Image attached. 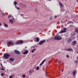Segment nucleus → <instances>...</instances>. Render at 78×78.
<instances>
[{"label": "nucleus", "mask_w": 78, "mask_h": 78, "mask_svg": "<svg viewBox=\"0 0 78 78\" xmlns=\"http://www.w3.org/2000/svg\"><path fill=\"white\" fill-rule=\"evenodd\" d=\"M62 39V37H61L60 36H56L55 37H54L53 38V39L54 40H61Z\"/></svg>", "instance_id": "obj_1"}, {"label": "nucleus", "mask_w": 78, "mask_h": 78, "mask_svg": "<svg viewBox=\"0 0 78 78\" xmlns=\"http://www.w3.org/2000/svg\"><path fill=\"white\" fill-rule=\"evenodd\" d=\"M4 58H5L6 59H8L10 56V55L5 53L4 54L3 56Z\"/></svg>", "instance_id": "obj_2"}, {"label": "nucleus", "mask_w": 78, "mask_h": 78, "mask_svg": "<svg viewBox=\"0 0 78 78\" xmlns=\"http://www.w3.org/2000/svg\"><path fill=\"white\" fill-rule=\"evenodd\" d=\"M23 43V41L22 40H19L16 42V44L18 45L19 44H22Z\"/></svg>", "instance_id": "obj_3"}, {"label": "nucleus", "mask_w": 78, "mask_h": 78, "mask_svg": "<svg viewBox=\"0 0 78 78\" xmlns=\"http://www.w3.org/2000/svg\"><path fill=\"white\" fill-rule=\"evenodd\" d=\"M34 41L35 42H39V38L37 37H35L34 39Z\"/></svg>", "instance_id": "obj_4"}, {"label": "nucleus", "mask_w": 78, "mask_h": 78, "mask_svg": "<svg viewBox=\"0 0 78 78\" xmlns=\"http://www.w3.org/2000/svg\"><path fill=\"white\" fill-rule=\"evenodd\" d=\"M7 43L8 44H9V45H12V46H13V42L12 41H8L7 42Z\"/></svg>", "instance_id": "obj_5"}, {"label": "nucleus", "mask_w": 78, "mask_h": 78, "mask_svg": "<svg viewBox=\"0 0 78 78\" xmlns=\"http://www.w3.org/2000/svg\"><path fill=\"white\" fill-rule=\"evenodd\" d=\"M46 41V40H44L41 41L40 42L39 44L40 45H42V44H44V43H45Z\"/></svg>", "instance_id": "obj_6"}, {"label": "nucleus", "mask_w": 78, "mask_h": 78, "mask_svg": "<svg viewBox=\"0 0 78 78\" xmlns=\"http://www.w3.org/2000/svg\"><path fill=\"white\" fill-rule=\"evenodd\" d=\"M66 28H64V30H62L59 32V33H66Z\"/></svg>", "instance_id": "obj_7"}, {"label": "nucleus", "mask_w": 78, "mask_h": 78, "mask_svg": "<svg viewBox=\"0 0 78 78\" xmlns=\"http://www.w3.org/2000/svg\"><path fill=\"white\" fill-rule=\"evenodd\" d=\"M76 43V41H74L71 44V45H75Z\"/></svg>", "instance_id": "obj_8"}, {"label": "nucleus", "mask_w": 78, "mask_h": 78, "mask_svg": "<svg viewBox=\"0 0 78 78\" xmlns=\"http://www.w3.org/2000/svg\"><path fill=\"white\" fill-rule=\"evenodd\" d=\"M14 53L17 55H19V54H20V52L17 50H14Z\"/></svg>", "instance_id": "obj_9"}, {"label": "nucleus", "mask_w": 78, "mask_h": 78, "mask_svg": "<svg viewBox=\"0 0 78 78\" xmlns=\"http://www.w3.org/2000/svg\"><path fill=\"white\" fill-rule=\"evenodd\" d=\"M46 61V59H44V60L40 64V66H41Z\"/></svg>", "instance_id": "obj_10"}, {"label": "nucleus", "mask_w": 78, "mask_h": 78, "mask_svg": "<svg viewBox=\"0 0 78 78\" xmlns=\"http://www.w3.org/2000/svg\"><path fill=\"white\" fill-rule=\"evenodd\" d=\"M29 51L27 50V51H25L24 52H23V55H27V54H28V52Z\"/></svg>", "instance_id": "obj_11"}, {"label": "nucleus", "mask_w": 78, "mask_h": 78, "mask_svg": "<svg viewBox=\"0 0 78 78\" xmlns=\"http://www.w3.org/2000/svg\"><path fill=\"white\" fill-rule=\"evenodd\" d=\"M14 19V18H12L11 19H10L9 20V22H11V23H13V21H12V20Z\"/></svg>", "instance_id": "obj_12"}, {"label": "nucleus", "mask_w": 78, "mask_h": 78, "mask_svg": "<svg viewBox=\"0 0 78 78\" xmlns=\"http://www.w3.org/2000/svg\"><path fill=\"white\" fill-rule=\"evenodd\" d=\"M59 4L60 7H63L64 6V5H63L61 2H59Z\"/></svg>", "instance_id": "obj_13"}, {"label": "nucleus", "mask_w": 78, "mask_h": 78, "mask_svg": "<svg viewBox=\"0 0 78 78\" xmlns=\"http://www.w3.org/2000/svg\"><path fill=\"white\" fill-rule=\"evenodd\" d=\"M66 50H67V51H72V50H73V49H72V48H70L66 49Z\"/></svg>", "instance_id": "obj_14"}, {"label": "nucleus", "mask_w": 78, "mask_h": 78, "mask_svg": "<svg viewBox=\"0 0 78 78\" xmlns=\"http://www.w3.org/2000/svg\"><path fill=\"white\" fill-rule=\"evenodd\" d=\"M14 60H15V59L14 58H11L10 59V61H14Z\"/></svg>", "instance_id": "obj_15"}, {"label": "nucleus", "mask_w": 78, "mask_h": 78, "mask_svg": "<svg viewBox=\"0 0 78 78\" xmlns=\"http://www.w3.org/2000/svg\"><path fill=\"white\" fill-rule=\"evenodd\" d=\"M4 27H8V25L6 24L5 23H4Z\"/></svg>", "instance_id": "obj_16"}, {"label": "nucleus", "mask_w": 78, "mask_h": 78, "mask_svg": "<svg viewBox=\"0 0 78 78\" xmlns=\"http://www.w3.org/2000/svg\"><path fill=\"white\" fill-rule=\"evenodd\" d=\"M13 17L11 15H9L8 16V17H9V18H10V17Z\"/></svg>", "instance_id": "obj_17"}, {"label": "nucleus", "mask_w": 78, "mask_h": 78, "mask_svg": "<svg viewBox=\"0 0 78 78\" xmlns=\"http://www.w3.org/2000/svg\"><path fill=\"white\" fill-rule=\"evenodd\" d=\"M17 2H16V1H14V5H17Z\"/></svg>", "instance_id": "obj_18"}, {"label": "nucleus", "mask_w": 78, "mask_h": 78, "mask_svg": "<svg viewBox=\"0 0 78 78\" xmlns=\"http://www.w3.org/2000/svg\"><path fill=\"white\" fill-rule=\"evenodd\" d=\"M15 7L16 9H19V8L17 6L15 5Z\"/></svg>", "instance_id": "obj_19"}, {"label": "nucleus", "mask_w": 78, "mask_h": 78, "mask_svg": "<svg viewBox=\"0 0 78 78\" xmlns=\"http://www.w3.org/2000/svg\"><path fill=\"white\" fill-rule=\"evenodd\" d=\"M76 72V71H74L73 73V74L74 75H75V73Z\"/></svg>", "instance_id": "obj_20"}, {"label": "nucleus", "mask_w": 78, "mask_h": 78, "mask_svg": "<svg viewBox=\"0 0 78 78\" xmlns=\"http://www.w3.org/2000/svg\"><path fill=\"white\" fill-rule=\"evenodd\" d=\"M39 69V66H37V69H36V70H38Z\"/></svg>", "instance_id": "obj_21"}, {"label": "nucleus", "mask_w": 78, "mask_h": 78, "mask_svg": "<svg viewBox=\"0 0 78 78\" xmlns=\"http://www.w3.org/2000/svg\"><path fill=\"white\" fill-rule=\"evenodd\" d=\"M35 50H36V49H34L31 52L32 53H33V52H34V51H35Z\"/></svg>", "instance_id": "obj_22"}, {"label": "nucleus", "mask_w": 78, "mask_h": 78, "mask_svg": "<svg viewBox=\"0 0 78 78\" xmlns=\"http://www.w3.org/2000/svg\"><path fill=\"white\" fill-rule=\"evenodd\" d=\"M76 32L78 33V30L77 28L76 29Z\"/></svg>", "instance_id": "obj_23"}, {"label": "nucleus", "mask_w": 78, "mask_h": 78, "mask_svg": "<svg viewBox=\"0 0 78 78\" xmlns=\"http://www.w3.org/2000/svg\"><path fill=\"white\" fill-rule=\"evenodd\" d=\"M29 73H33V72H32V71H31V70H30L29 71Z\"/></svg>", "instance_id": "obj_24"}, {"label": "nucleus", "mask_w": 78, "mask_h": 78, "mask_svg": "<svg viewBox=\"0 0 78 78\" xmlns=\"http://www.w3.org/2000/svg\"><path fill=\"white\" fill-rule=\"evenodd\" d=\"M1 75L2 76H4V74L2 73L1 74Z\"/></svg>", "instance_id": "obj_25"}, {"label": "nucleus", "mask_w": 78, "mask_h": 78, "mask_svg": "<svg viewBox=\"0 0 78 78\" xmlns=\"http://www.w3.org/2000/svg\"><path fill=\"white\" fill-rule=\"evenodd\" d=\"M20 5H23V3H22L20 2Z\"/></svg>", "instance_id": "obj_26"}, {"label": "nucleus", "mask_w": 78, "mask_h": 78, "mask_svg": "<svg viewBox=\"0 0 78 78\" xmlns=\"http://www.w3.org/2000/svg\"><path fill=\"white\" fill-rule=\"evenodd\" d=\"M23 78H25V75H23Z\"/></svg>", "instance_id": "obj_27"}, {"label": "nucleus", "mask_w": 78, "mask_h": 78, "mask_svg": "<svg viewBox=\"0 0 78 78\" xmlns=\"http://www.w3.org/2000/svg\"><path fill=\"white\" fill-rule=\"evenodd\" d=\"M1 70H5V69H4L3 68H2L1 69Z\"/></svg>", "instance_id": "obj_28"}, {"label": "nucleus", "mask_w": 78, "mask_h": 78, "mask_svg": "<svg viewBox=\"0 0 78 78\" xmlns=\"http://www.w3.org/2000/svg\"><path fill=\"white\" fill-rule=\"evenodd\" d=\"M9 78H12V76H10Z\"/></svg>", "instance_id": "obj_29"}, {"label": "nucleus", "mask_w": 78, "mask_h": 78, "mask_svg": "<svg viewBox=\"0 0 78 78\" xmlns=\"http://www.w3.org/2000/svg\"><path fill=\"white\" fill-rule=\"evenodd\" d=\"M76 63H78V61L77 60H76L75 61Z\"/></svg>", "instance_id": "obj_30"}, {"label": "nucleus", "mask_w": 78, "mask_h": 78, "mask_svg": "<svg viewBox=\"0 0 78 78\" xmlns=\"http://www.w3.org/2000/svg\"><path fill=\"white\" fill-rule=\"evenodd\" d=\"M53 19V17H50V19Z\"/></svg>", "instance_id": "obj_31"}, {"label": "nucleus", "mask_w": 78, "mask_h": 78, "mask_svg": "<svg viewBox=\"0 0 78 78\" xmlns=\"http://www.w3.org/2000/svg\"><path fill=\"white\" fill-rule=\"evenodd\" d=\"M66 57L67 58H69V55H66Z\"/></svg>", "instance_id": "obj_32"}, {"label": "nucleus", "mask_w": 78, "mask_h": 78, "mask_svg": "<svg viewBox=\"0 0 78 78\" xmlns=\"http://www.w3.org/2000/svg\"><path fill=\"white\" fill-rule=\"evenodd\" d=\"M2 16H5V14L4 13H2Z\"/></svg>", "instance_id": "obj_33"}, {"label": "nucleus", "mask_w": 78, "mask_h": 78, "mask_svg": "<svg viewBox=\"0 0 78 78\" xmlns=\"http://www.w3.org/2000/svg\"><path fill=\"white\" fill-rule=\"evenodd\" d=\"M1 66H2V67H3V65H2V64H1Z\"/></svg>", "instance_id": "obj_34"}, {"label": "nucleus", "mask_w": 78, "mask_h": 78, "mask_svg": "<svg viewBox=\"0 0 78 78\" xmlns=\"http://www.w3.org/2000/svg\"><path fill=\"white\" fill-rule=\"evenodd\" d=\"M35 11H37V9H36Z\"/></svg>", "instance_id": "obj_35"}, {"label": "nucleus", "mask_w": 78, "mask_h": 78, "mask_svg": "<svg viewBox=\"0 0 78 78\" xmlns=\"http://www.w3.org/2000/svg\"><path fill=\"white\" fill-rule=\"evenodd\" d=\"M57 17V16H55V18H56Z\"/></svg>", "instance_id": "obj_36"}, {"label": "nucleus", "mask_w": 78, "mask_h": 78, "mask_svg": "<svg viewBox=\"0 0 78 78\" xmlns=\"http://www.w3.org/2000/svg\"><path fill=\"white\" fill-rule=\"evenodd\" d=\"M70 41H71V39H69V42H70Z\"/></svg>", "instance_id": "obj_37"}, {"label": "nucleus", "mask_w": 78, "mask_h": 78, "mask_svg": "<svg viewBox=\"0 0 78 78\" xmlns=\"http://www.w3.org/2000/svg\"><path fill=\"white\" fill-rule=\"evenodd\" d=\"M2 24L0 23V27L2 25Z\"/></svg>", "instance_id": "obj_38"}, {"label": "nucleus", "mask_w": 78, "mask_h": 78, "mask_svg": "<svg viewBox=\"0 0 78 78\" xmlns=\"http://www.w3.org/2000/svg\"><path fill=\"white\" fill-rule=\"evenodd\" d=\"M21 16H23V14H21Z\"/></svg>", "instance_id": "obj_39"}, {"label": "nucleus", "mask_w": 78, "mask_h": 78, "mask_svg": "<svg viewBox=\"0 0 78 78\" xmlns=\"http://www.w3.org/2000/svg\"><path fill=\"white\" fill-rule=\"evenodd\" d=\"M46 76H48V75H47V74H46Z\"/></svg>", "instance_id": "obj_40"}, {"label": "nucleus", "mask_w": 78, "mask_h": 78, "mask_svg": "<svg viewBox=\"0 0 78 78\" xmlns=\"http://www.w3.org/2000/svg\"><path fill=\"white\" fill-rule=\"evenodd\" d=\"M24 6H27V5H24Z\"/></svg>", "instance_id": "obj_41"}, {"label": "nucleus", "mask_w": 78, "mask_h": 78, "mask_svg": "<svg viewBox=\"0 0 78 78\" xmlns=\"http://www.w3.org/2000/svg\"><path fill=\"white\" fill-rule=\"evenodd\" d=\"M32 48H34V46H32Z\"/></svg>", "instance_id": "obj_42"}, {"label": "nucleus", "mask_w": 78, "mask_h": 78, "mask_svg": "<svg viewBox=\"0 0 78 78\" xmlns=\"http://www.w3.org/2000/svg\"><path fill=\"white\" fill-rule=\"evenodd\" d=\"M77 59H78V56L77 57Z\"/></svg>", "instance_id": "obj_43"}, {"label": "nucleus", "mask_w": 78, "mask_h": 78, "mask_svg": "<svg viewBox=\"0 0 78 78\" xmlns=\"http://www.w3.org/2000/svg\"><path fill=\"white\" fill-rule=\"evenodd\" d=\"M60 70H61V69H59V71H60Z\"/></svg>", "instance_id": "obj_44"}, {"label": "nucleus", "mask_w": 78, "mask_h": 78, "mask_svg": "<svg viewBox=\"0 0 78 78\" xmlns=\"http://www.w3.org/2000/svg\"><path fill=\"white\" fill-rule=\"evenodd\" d=\"M48 0V1H51V0Z\"/></svg>", "instance_id": "obj_45"}, {"label": "nucleus", "mask_w": 78, "mask_h": 78, "mask_svg": "<svg viewBox=\"0 0 78 78\" xmlns=\"http://www.w3.org/2000/svg\"><path fill=\"white\" fill-rule=\"evenodd\" d=\"M0 70H1V69H0Z\"/></svg>", "instance_id": "obj_46"}]
</instances>
